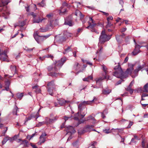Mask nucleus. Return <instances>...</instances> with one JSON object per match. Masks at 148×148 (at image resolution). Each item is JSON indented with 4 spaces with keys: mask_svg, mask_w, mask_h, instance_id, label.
Here are the masks:
<instances>
[{
    "mask_svg": "<svg viewBox=\"0 0 148 148\" xmlns=\"http://www.w3.org/2000/svg\"><path fill=\"white\" fill-rule=\"evenodd\" d=\"M66 61L65 58H62L61 60H59L56 62V66L55 68H53L51 66H49L48 67V69L49 71L52 70H56L57 67L60 68L64 64V63Z\"/></svg>",
    "mask_w": 148,
    "mask_h": 148,
    "instance_id": "20e7f679",
    "label": "nucleus"
},
{
    "mask_svg": "<svg viewBox=\"0 0 148 148\" xmlns=\"http://www.w3.org/2000/svg\"><path fill=\"white\" fill-rule=\"evenodd\" d=\"M82 61L84 63L86 62V63L87 64H88L92 66V63L87 61L86 60H84L83 59H82Z\"/></svg>",
    "mask_w": 148,
    "mask_h": 148,
    "instance_id": "ea45409f",
    "label": "nucleus"
},
{
    "mask_svg": "<svg viewBox=\"0 0 148 148\" xmlns=\"http://www.w3.org/2000/svg\"><path fill=\"white\" fill-rule=\"evenodd\" d=\"M45 123H46L44 121L41 122H39L38 124V125L39 126H41L42 125H43Z\"/></svg>",
    "mask_w": 148,
    "mask_h": 148,
    "instance_id": "864d4df0",
    "label": "nucleus"
},
{
    "mask_svg": "<svg viewBox=\"0 0 148 148\" xmlns=\"http://www.w3.org/2000/svg\"><path fill=\"white\" fill-rule=\"evenodd\" d=\"M143 91L145 92H148V83L146 84L144 86Z\"/></svg>",
    "mask_w": 148,
    "mask_h": 148,
    "instance_id": "7c9ffc66",
    "label": "nucleus"
},
{
    "mask_svg": "<svg viewBox=\"0 0 148 148\" xmlns=\"http://www.w3.org/2000/svg\"><path fill=\"white\" fill-rule=\"evenodd\" d=\"M47 30V29L46 28H41L40 31L42 32H46Z\"/></svg>",
    "mask_w": 148,
    "mask_h": 148,
    "instance_id": "09e8293b",
    "label": "nucleus"
},
{
    "mask_svg": "<svg viewBox=\"0 0 148 148\" xmlns=\"http://www.w3.org/2000/svg\"><path fill=\"white\" fill-rule=\"evenodd\" d=\"M45 19V18H43L42 19H41L40 18H38V19H36L35 18H34L33 20V21L34 23H39L40 22H41L42 21H43L44 19Z\"/></svg>",
    "mask_w": 148,
    "mask_h": 148,
    "instance_id": "4be33fe9",
    "label": "nucleus"
},
{
    "mask_svg": "<svg viewBox=\"0 0 148 148\" xmlns=\"http://www.w3.org/2000/svg\"><path fill=\"white\" fill-rule=\"evenodd\" d=\"M34 36L36 41L38 43H40L41 41L43 40V39L41 37V36H39L37 34H34Z\"/></svg>",
    "mask_w": 148,
    "mask_h": 148,
    "instance_id": "4468645a",
    "label": "nucleus"
},
{
    "mask_svg": "<svg viewBox=\"0 0 148 148\" xmlns=\"http://www.w3.org/2000/svg\"><path fill=\"white\" fill-rule=\"evenodd\" d=\"M113 25V24H112L109 21H108V24L106 25V27L108 28V27H110L112 26Z\"/></svg>",
    "mask_w": 148,
    "mask_h": 148,
    "instance_id": "79ce46f5",
    "label": "nucleus"
},
{
    "mask_svg": "<svg viewBox=\"0 0 148 148\" xmlns=\"http://www.w3.org/2000/svg\"><path fill=\"white\" fill-rule=\"evenodd\" d=\"M133 124V122H132L130 121V123L129 124V125L127 126V128H130L131 127L132 125Z\"/></svg>",
    "mask_w": 148,
    "mask_h": 148,
    "instance_id": "de8ad7c7",
    "label": "nucleus"
},
{
    "mask_svg": "<svg viewBox=\"0 0 148 148\" xmlns=\"http://www.w3.org/2000/svg\"><path fill=\"white\" fill-rule=\"evenodd\" d=\"M72 116L69 117H67L66 116H64V119L65 121H66L68 120H71V117Z\"/></svg>",
    "mask_w": 148,
    "mask_h": 148,
    "instance_id": "58836bf2",
    "label": "nucleus"
},
{
    "mask_svg": "<svg viewBox=\"0 0 148 148\" xmlns=\"http://www.w3.org/2000/svg\"><path fill=\"white\" fill-rule=\"evenodd\" d=\"M88 22L91 23L92 26L94 27L96 25V23H95V21L92 19V17L89 18V21Z\"/></svg>",
    "mask_w": 148,
    "mask_h": 148,
    "instance_id": "aec40b11",
    "label": "nucleus"
},
{
    "mask_svg": "<svg viewBox=\"0 0 148 148\" xmlns=\"http://www.w3.org/2000/svg\"><path fill=\"white\" fill-rule=\"evenodd\" d=\"M113 134H119V133L123 131V129H112L111 130Z\"/></svg>",
    "mask_w": 148,
    "mask_h": 148,
    "instance_id": "ddd939ff",
    "label": "nucleus"
},
{
    "mask_svg": "<svg viewBox=\"0 0 148 148\" xmlns=\"http://www.w3.org/2000/svg\"><path fill=\"white\" fill-rule=\"evenodd\" d=\"M92 76L91 75L87 77L83 78V80L84 81H89L90 80H92Z\"/></svg>",
    "mask_w": 148,
    "mask_h": 148,
    "instance_id": "a878e982",
    "label": "nucleus"
},
{
    "mask_svg": "<svg viewBox=\"0 0 148 148\" xmlns=\"http://www.w3.org/2000/svg\"><path fill=\"white\" fill-rule=\"evenodd\" d=\"M146 145H147L146 146L144 141L142 142V146L143 148H148V144H146Z\"/></svg>",
    "mask_w": 148,
    "mask_h": 148,
    "instance_id": "a19ab883",
    "label": "nucleus"
},
{
    "mask_svg": "<svg viewBox=\"0 0 148 148\" xmlns=\"http://www.w3.org/2000/svg\"><path fill=\"white\" fill-rule=\"evenodd\" d=\"M141 97L142 100L148 99V95L145 93L143 94Z\"/></svg>",
    "mask_w": 148,
    "mask_h": 148,
    "instance_id": "b1692460",
    "label": "nucleus"
},
{
    "mask_svg": "<svg viewBox=\"0 0 148 148\" xmlns=\"http://www.w3.org/2000/svg\"><path fill=\"white\" fill-rule=\"evenodd\" d=\"M121 20V18H120L119 17H118L116 20V22H118Z\"/></svg>",
    "mask_w": 148,
    "mask_h": 148,
    "instance_id": "69168bd1",
    "label": "nucleus"
},
{
    "mask_svg": "<svg viewBox=\"0 0 148 148\" xmlns=\"http://www.w3.org/2000/svg\"><path fill=\"white\" fill-rule=\"evenodd\" d=\"M45 0H42L40 3H39L38 4V5L42 7H44L45 5Z\"/></svg>",
    "mask_w": 148,
    "mask_h": 148,
    "instance_id": "c756f323",
    "label": "nucleus"
},
{
    "mask_svg": "<svg viewBox=\"0 0 148 148\" xmlns=\"http://www.w3.org/2000/svg\"><path fill=\"white\" fill-rule=\"evenodd\" d=\"M71 47H68L67 48L65 49V51L63 52V53L64 54H66V52H68L70 51H71Z\"/></svg>",
    "mask_w": 148,
    "mask_h": 148,
    "instance_id": "c9c22d12",
    "label": "nucleus"
},
{
    "mask_svg": "<svg viewBox=\"0 0 148 148\" xmlns=\"http://www.w3.org/2000/svg\"><path fill=\"white\" fill-rule=\"evenodd\" d=\"M58 11L59 13L60 14H64L66 12V8L65 7H61L60 8V9Z\"/></svg>",
    "mask_w": 148,
    "mask_h": 148,
    "instance_id": "a211bd4d",
    "label": "nucleus"
},
{
    "mask_svg": "<svg viewBox=\"0 0 148 148\" xmlns=\"http://www.w3.org/2000/svg\"><path fill=\"white\" fill-rule=\"evenodd\" d=\"M104 113L103 112L101 113V117H102V118L104 119V118L106 117L104 115Z\"/></svg>",
    "mask_w": 148,
    "mask_h": 148,
    "instance_id": "bf43d9fd",
    "label": "nucleus"
},
{
    "mask_svg": "<svg viewBox=\"0 0 148 148\" xmlns=\"http://www.w3.org/2000/svg\"><path fill=\"white\" fill-rule=\"evenodd\" d=\"M145 64L142 65H139L134 70L133 73L135 74V75L134 76L132 75V77L133 78L135 77L136 76H137L138 75V72L144 68L145 67Z\"/></svg>",
    "mask_w": 148,
    "mask_h": 148,
    "instance_id": "0eeeda50",
    "label": "nucleus"
},
{
    "mask_svg": "<svg viewBox=\"0 0 148 148\" xmlns=\"http://www.w3.org/2000/svg\"><path fill=\"white\" fill-rule=\"evenodd\" d=\"M46 58V56H43L42 57H40L39 58V59L42 60H42H45V58Z\"/></svg>",
    "mask_w": 148,
    "mask_h": 148,
    "instance_id": "603ef678",
    "label": "nucleus"
},
{
    "mask_svg": "<svg viewBox=\"0 0 148 148\" xmlns=\"http://www.w3.org/2000/svg\"><path fill=\"white\" fill-rule=\"evenodd\" d=\"M64 24L65 25H67L69 26H73V24L72 23L71 21H65L64 22Z\"/></svg>",
    "mask_w": 148,
    "mask_h": 148,
    "instance_id": "72a5a7b5",
    "label": "nucleus"
},
{
    "mask_svg": "<svg viewBox=\"0 0 148 148\" xmlns=\"http://www.w3.org/2000/svg\"><path fill=\"white\" fill-rule=\"evenodd\" d=\"M58 103L59 105L60 106H62L64 104L67 102V101H64V99H59V100H58Z\"/></svg>",
    "mask_w": 148,
    "mask_h": 148,
    "instance_id": "412c9836",
    "label": "nucleus"
},
{
    "mask_svg": "<svg viewBox=\"0 0 148 148\" xmlns=\"http://www.w3.org/2000/svg\"><path fill=\"white\" fill-rule=\"evenodd\" d=\"M47 134L45 133L42 134L39 138V141L38 143V144L39 145H41L42 143H44L46 140Z\"/></svg>",
    "mask_w": 148,
    "mask_h": 148,
    "instance_id": "6e6552de",
    "label": "nucleus"
},
{
    "mask_svg": "<svg viewBox=\"0 0 148 148\" xmlns=\"http://www.w3.org/2000/svg\"><path fill=\"white\" fill-rule=\"evenodd\" d=\"M16 95L18 99L21 100L23 96V93L18 92L16 94Z\"/></svg>",
    "mask_w": 148,
    "mask_h": 148,
    "instance_id": "5701e85b",
    "label": "nucleus"
},
{
    "mask_svg": "<svg viewBox=\"0 0 148 148\" xmlns=\"http://www.w3.org/2000/svg\"><path fill=\"white\" fill-rule=\"evenodd\" d=\"M8 140H10V138L8 136H6L4 138L3 140L2 141V144L3 145L5 144L7 141Z\"/></svg>",
    "mask_w": 148,
    "mask_h": 148,
    "instance_id": "cd10ccee",
    "label": "nucleus"
},
{
    "mask_svg": "<svg viewBox=\"0 0 148 148\" xmlns=\"http://www.w3.org/2000/svg\"><path fill=\"white\" fill-rule=\"evenodd\" d=\"M58 75H60V74H58L56 73H54L53 74H52L51 75L54 76H58Z\"/></svg>",
    "mask_w": 148,
    "mask_h": 148,
    "instance_id": "13d9d810",
    "label": "nucleus"
},
{
    "mask_svg": "<svg viewBox=\"0 0 148 148\" xmlns=\"http://www.w3.org/2000/svg\"><path fill=\"white\" fill-rule=\"evenodd\" d=\"M52 15V14H47L46 16L48 18H49L51 17Z\"/></svg>",
    "mask_w": 148,
    "mask_h": 148,
    "instance_id": "774afa93",
    "label": "nucleus"
},
{
    "mask_svg": "<svg viewBox=\"0 0 148 148\" xmlns=\"http://www.w3.org/2000/svg\"><path fill=\"white\" fill-rule=\"evenodd\" d=\"M133 71L132 70L127 69L125 72V73L130 75L132 74Z\"/></svg>",
    "mask_w": 148,
    "mask_h": 148,
    "instance_id": "473e14b6",
    "label": "nucleus"
},
{
    "mask_svg": "<svg viewBox=\"0 0 148 148\" xmlns=\"http://www.w3.org/2000/svg\"><path fill=\"white\" fill-rule=\"evenodd\" d=\"M4 131L2 133V135L3 136H5V134L8 130V127H7L4 128Z\"/></svg>",
    "mask_w": 148,
    "mask_h": 148,
    "instance_id": "c03bdc74",
    "label": "nucleus"
},
{
    "mask_svg": "<svg viewBox=\"0 0 148 148\" xmlns=\"http://www.w3.org/2000/svg\"><path fill=\"white\" fill-rule=\"evenodd\" d=\"M65 6H67L68 8H69L71 6L70 5H68L67 3L66 2H64L62 4V6L63 7H65Z\"/></svg>",
    "mask_w": 148,
    "mask_h": 148,
    "instance_id": "e433bc0d",
    "label": "nucleus"
},
{
    "mask_svg": "<svg viewBox=\"0 0 148 148\" xmlns=\"http://www.w3.org/2000/svg\"><path fill=\"white\" fill-rule=\"evenodd\" d=\"M128 57H126L125 58L124 60V62L125 63L127 62L128 61Z\"/></svg>",
    "mask_w": 148,
    "mask_h": 148,
    "instance_id": "5fc2aeb1",
    "label": "nucleus"
},
{
    "mask_svg": "<svg viewBox=\"0 0 148 148\" xmlns=\"http://www.w3.org/2000/svg\"><path fill=\"white\" fill-rule=\"evenodd\" d=\"M96 99V98L94 97V99L91 101H84L83 102L81 103H83L82 107H85L84 105L90 104L94 101V100H95Z\"/></svg>",
    "mask_w": 148,
    "mask_h": 148,
    "instance_id": "f3484780",
    "label": "nucleus"
},
{
    "mask_svg": "<svg viewBox=\"0 0 148 148\" xmlns=\"http://www.w3.org/2000/svg\"><path fill=\"white\" fill-rule=\"evenodd\" d=\"M83 103H80L78 106V112L75 115L76 116H79L80 114L82 118L84 117L87 113V109L84 107H82ZM74 119L79 121V118L77 116L74 117Z\"/></svg>",
    "mask_w": 148,
    "mask_h": 148,
    "instance_id": "f257e3e1",
    "label": "nucleus"
},
{
    "mask_svg": "<svg viewBox=\"0 0 148 148\" xmlns=\"http://www.w3.org/2000/svg\"><path fill=\"white\" fill-rule=\"evenodd\" d=\"M32 88L36 93H39L40 92V89L38 88V86L36 85L33 86Z\"/></svg>",
    "mask_w": 148,
    "mask_h": 148,
    "instance_id": "6ab92c4d",
    "label": "nucleus"
},
{
    "mask_svg": "<svg viewBox=\"0 0 148 148\" xmlns=\"http://www.w3.org/2000/svg\"><path fill=\"white\" fill-rule=\"evenodd\" d=\"M102 79L101 78L99 79L98 80L96 81L97 84Z\"/></svg>",
    "mask_w": 148,
    "mask_h": 148,
    "instance_id": "e2e57ef3",
    "label": "nucleus"
},
{
    "mask_svg": "<svg viewBox=\"0 0 148 148\" xmlns=\"http://www.w3.org/2000/svg\"><path fill=\"white\" fill-rule=\"evenodd\" d=\"M56 120L55 118L53 119H50L48 118H46V119L45 123L47 124H49L53 123Z\"/></svg>",
    "mask_w": 148,
    "mask_h": 148,
    "instance_id": "dca6fc26",
    "label": "nucleus"
},
{
    "mask_svg": "<svg viewBox=\"0 0 148 148\" xmlns=\"http://www.w3.org/2000/svg\"><path fill=\"white\" fill-rule=\"evenodd\" d=\"M135 65V64H133L131 63H128L127 69H129L133 71L134 70V67Z\"/></svg>",
    "mask_w": 148,
    "mask_h": 148,
    "instance_id": "393cba45",
    "label": "nucleus"
},
{
    "mask_svg": "<svg viewBox=\"0 0 148 148\" xmlns=\"http://www.w3.org/2000/svg\"><path fill=\"white\" fill-rule=\"evenodd\" d=\"M73 7L75 9L78 7L79 5L80 4L79 2H73Z\"/></svg>",
    "mask_w": 148,
    "mask_h": 148,
    "instance_id": "c85d7f7f",
    "label": "nucleus"
},
{
    "mask_svg": "<svg viewBox=\"0 0 148 148\" xmlns=\"http://www.w3.org/2000/svg\"><path fill=\"white\" fill-rule=\"evenodd\" d=\"M27 138L29 140H30L31 138H32L31 136L29 135H28L27 136Z\"/></svg>",
    "mask_w": 148,
    "mask_h": 148,
    "instance_id": "052dcab7",
    "label": "nucleus"
},
{
    "mask_svg": "<svg viewBox=\"0 0 148 148\" xmlns=\"http://www.w3.org/2000/svg\"><path fill=\"white\" fill-rule=\"evenodd\" d=\"M30 145H31V146L33 148H37V147L36 146V145H35L34 144L32 143H30Z\"/></svg>",
    "mask_w": 148,
    "mask_h": 148,
    "instance_id": "3c124183",
    "label": "nucleus"
},
{
    "mask_svg": "<svg viewBox=\"0 0 148 148\" xmlns=\"http://www.w3.org/2000/svg\"><path fill=\"white\" fill-rule=\"evenodd\" d=\"M5 90L7 91H8L9 90V86H7L5 87V89L3 90Z\"/></svg>",
    "mask_w": 148,
    "mask_h": 148,
    "instance_id": "0e129e2a",
    "label": "nucleus"
},
{
    "mask_svg": "<svg viewBox=\"0 0 148 148\" xmlns=\"http://www.w3.org/2000/svg\"><path fill=\"white\" fill-rule=\"evenodd\" d=\"M111 92V90H102V94L105 95H107L109 94Z\"/></svg>",
    "mask_w": 148,
    "mask_h": 148,
    "instance_id": "bb28decb",
    "label": "nucleus"
},
{
    "mask_svg": "<svg viewBox=\"0 0 148 148\" xmlns=\"http://www.w3.org/2000/svg\"><path fill=\"white\" fill-rule=\"evenodd\" d=\"M53 85L54 83L53 81L47 84V86H49L47 88V90L49 94L51 95H53V92L55 91V88L53 87Z\"/></svg>",
    "mask_w": 148,
    "mask_h": 148,
    "instance_id": "423d86ee",
    "label": "nucleus"
},
{
    "mask_svg": "<svg viewBox=\"0 0 148 148\" xmlns=\"http://www.w3.org/2000/svg\"><path fill=\"white\" fill-rule=\"evenodd\" d=\"M74 68L76 70H78L80 68V65H79V64L78 63H75L74 66Z\"/></svg>",
    "mask_w": 148,
    "mask_h": 148,
    "instance_id": "f704fd0d",
    "label": "nucleus"
},
{
    "mask_svg": "<svg viewBox=\"0 0 148 148\" xmlns=\"http://www.w3.org/2000/svg\"><path fill=\"white\" fill-rule=\"evenodd\" d=\"M11 69L12 71H13L14 72H16V67L14 66H11Z\"/></svg>",
    "mask_w": 148,
    "mask_h": 148,
    "instance_id": "37998d69",
    "label": "nucleus"
},
{
    "mask_svg": "<svg viewBox=\"0 0 148 148\" xmlns=\"http://www.w3.org/2000/svg\"><path fill=\"white\" fill-rule=\"evenodd\" d=\"M8 51L7 50L2 51L0 49V60L8 62V57L7 55Z\"/></svg>",
    "mask_w": 148,
    "mask_h": 148,
    "instance_id": "39448f33",
    "label": "nucleus"
},
{
    "mask_svg": "<svg viewBox=\"0 0 148 148\" xmlns=\"http://www.w3.org/2000/svg\"><path fill=\"white\" fill-rule=\"evenodd\" d=\"M125 34H123L122 35H116L115 36L116 40L119 43H121L123 40Z\"/></svg>",
    "mask_w": 148,
    "mask_h": 148,
    "instance_id": "9d476101",
    "label": "nucleus"
},
{
    "mask_svg": "<svg viewBox=\"0 0 148 148\" xmlns=\"http://www.w3.org/2000/svg\"><path fill=\"white\" fill-rule=\"evenodd\" d=\"M89 25L86 27V28L89 29L91 30L92 32H94L97 34H99L97 31L91 25V23L88 22Z\"/></svg>",
    "mask_w": 148,
    "mask_h": 148,
    "instance_id": "f8f14e48",
    "label": "nucleus"
},
{
    "mask_svg": "<svg viewBox=\"0 0 148 148\" xmlns=\"http://www.w3.org/2000/svg\"><path fill=\"white\" fill-rule=\"evenodd\" d=\"M10 82L8 80H7L6 82H5V85L7 86H9L10 85Z\"/></svg>",
    "mask_w": 148,
    "mask_h": 148,
    "instance_id": "49530a36",
    "label": "nucleus"
},
{
    "mask_svg": "<svg viewBox=\"0 0 148 148\" xmlns=\"http://www.w3.org/2000/svg\"><path fill=\"white\" fill-rule=\"evenodd\" d=\"M126 30L127 28H123L121 29V32H124Z\"/></svg>",
    "mask_w": 148,
    "mask_h": 148,
    "instance_id": "6e6d98bb",
    "label": "nucleus"
},
{
    "mask_svg": "<svg viewBox=\"0 0 148 148\" xmlns=\"http://www.w3.org/2000/svg\"><path fill=\"white\" fill-rule=\"evenodd\" d=\"M103 131L104 133L106 134H108L112 132L111 130H110L109 129L104 130Z\"/></svg>",
    "mask_w": 148,
    "mask_h": 148,
    "instance_id": "4c0bfd02",
    "label": "nucleus"
},
{
    "mask_svg": "<svg viewBox=\"0 0 148 148\" xmlns=\"http://www.w3.org/2000/svg\"><path fill=\"white\" fill-rule=\"evenodd\" d=\"M134 41L135 44V48L134 51L132 52V53L134 55H136L140 53V50L139 49L142 46H140L139 45H137L134 39Z\"/></svg>",
    "mask_w": 148,
    "mask_h": 148,
    "instance_id": "1a4fd4ad",
    "label": "nucleus"
},
{
    "mask_svg": "<svg viewBox=\"0 0 148 148\" xmlns=\"http://www.w3.org/2000/svg\"><path fill=\"white\" fill-rule=\"evenodd\" d=\"M31 119V118L30 117H29L27 118H26L25 120V123H26V122H27L28 120H30Z\"/></svg>",
    "mask_w": 148,
    "mask_h": 148,
    "instance_id": "680f3d73",
    "label": "nucleus"
},
{
    "mask_svg": "<svg viewBox=\"0 0 148 148\" xmlns=\"http://www.w3.org/2000/svg\"><path fill=\"white\" fill-rule=\"evenodd\" d=\"M112 36V35L106 34L105 30L102 31L99 38V42L98 44V46L100 47L101 44L104 43L105 42L109 41Z\"/></svg>",
    "mask_w": 148,
    "mask_h": 148,
    "instance_id": "f03ea898",
    "label": "nucleus"
},
{
    "mask_svg": "<svg viewBox=\"0 0 148 148\" xmlns=\"http://www.w3.org/2000/svg\"><path fill=\"white\" fill-rule=\"evenodd\" d=\"M114 69L115 71L113 73L114 76L118 78H121L124 77V73L121 68L120 67V65L119 63L117 66L114 67Z\"/></svg>",
    "mask_w": 148,
    "mask_h": 148,
    "instance_id": "7ed1b4c3",
    "label": "nucleus"
},
{
    "mask_svg": "<svg viewBox=\"0 0 148 148\" xmlns=\"http://www.w3.org/2000/svg\"><path fill=\"white\" fill-rule=\"evenodd\" d=\"M46 58H50L51 59H53V56H51V55H48L47 56H46Z\"/></svg>",
    "mask_w": 148,
    "mask_h": 148,
    "instance_id": "4d7b16f0",
    "label": "nucleus"
},
{
    "mask_svg": "<svg viewBox=\"0 0 148 148\" xmlns=\"http://www.w3.org/2000/svg\"><path fill=\"white\" fill-rule=\"evenodd\" d=\"M58 24V22L57 20H53L50 22V26L52 28L54 27Z\"/></svg>",
    "mask_w": 148,
    "mask_h": 148,
    "instance_id": "2eb2a0df",
    "label": "nucleus"
},
{
    "mask_svg": "<svg viewBox=\"0 0 148 148\" xmlns=\"http://www.w3.org/2000/svg\"><path fill=\"white\" fill-rule=\"evenodd\" d=\"M101 66L102 68V70L105 73V74H106L108 72L107 68L104 65H102Z\"/></svg>",
    "mask_w": 148,
    "mask_h": 148,
    "instance_id": "2f4dec72",
    "label": "nucleus"
},
{
    "mask_svg": "<svg viewBox=\"0 0 148 148\" xmlns=\"http://www.w3.org/2000/svg\"><path fill=\"white\" fill-rule=\"evenodd\" d=\"M65 130L67 133L70 132L71 134H72L74 133L75 132V130L74 129L73 127L72 126H69L66 127Z\"/></svg>",
    "mask_w": 148,
    "mask_h": 148,
    "instance_id": "9b49d317",
    "label": "nucleus"
},
{
    "mask_svg": "<svg viewBox=\"0 0 148 148\" xmlns=\"http://www.w3.org/2000/svg\"><path fill=\"white\" fill-rule=\"evenodd\" d=\"M41 108H40L39 110H38V112L37 113L36 115V116H35V117H36V119H37L38 117H39L40 116V115L39 114V112Z\"/></svg>",
    "mask_w": 148,
    "mask_h": 148,
    "instance_id": "a18cd8bd",
    "label": "nucleus"
},
{
    "mask_svg": "<svg viewBox=\"0 0 148 148\" xmlns=\"http://www.w3.org/2000/svg\"><path fill=\"white\" fill-rule=\"evenodd\" d=\"M97 142H93L91 143V145L94 146L95 144H96Z\"/></svg>",
    "mask_w": 148,
    "mask_h": 148,
    "instance_id": "338daca9",
    "label": "nucleus"
},
{
    "mask_svg": "<svg viewBox=\"0 0 148 148\" xmlns=\"http://www.w3.org/2000/svg\"><path fill=\"white\" fill-rule=\"evenodd\" d=\"M113 19V18L112 16H110L108 17L107 18V20L108 21H110V20H112Z\"/></svg>",
    "mask_w": 148,
    "mask_h": 148,
    "instance_id": "8fccbe9b",
    "label": "nucleus"
}]
</instances>
